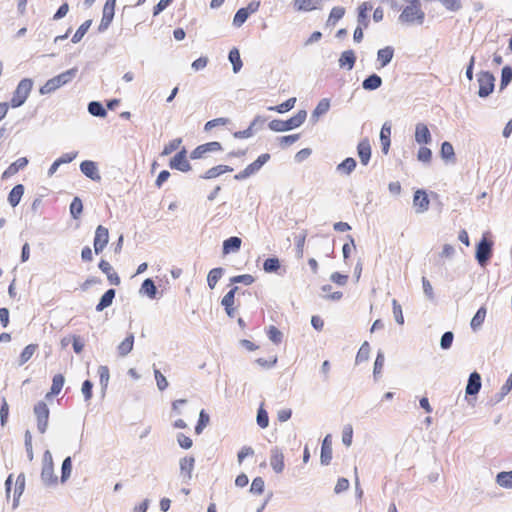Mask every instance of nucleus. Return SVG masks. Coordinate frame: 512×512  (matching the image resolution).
Listing matches in <instances>:
<instances>
[{"instance_id": "35", "label": "nucleus", "mask_w": 512, "mask_h": 512, "mask_svg": "<svg viewBox=\"0 0 512 512\" xmlns=\"http://www.w3.org/2000/svg\"><path fill=\"white\" fill-rule=\"evenodd\" d=\"M25 490V474L20 473L17 476L16 483H15V489H14V497H13V508H17L19 505V498L23 494Z\"/></svg>"}, {"instance_id": "55", "label": "nucleus", "mask_w": 512, "mask_h": 512, "mask_svg": "<svg viewBox=\"0 0 512 512\" xmlns=\"http://www.w3.org/2000/svg\"><path fill=\"white\" fill-rule=\"evenodd\" d=\"M72 472V458L70 456H67L61 465V477L60 480L62 483H65L69 477L71 476Z\"/></svg>"}, {"instance_id": "28", "label": "nucleus", "mask_w": 512, "mask_h": 512, "mask_svg": "<svg viewBox=\"0 0 512 512\" xmlns=\"http://www.w3.org/2000/svg\"><path fill=\"white\" fill-rule=\"evenodd\" d=\"M358 156L363 165H367L371 158V145L368 139L359 142L357 146Z\"/></svg>"}, {"instance_id": "56", "label": "nucleus", "mask_w": 512, "mask_h": 512, "mask_svg": "<svg viewBox=\"0 0 512 512\" xmlns=\"http://www.w3.org/2000/svg\"><path fill=\"white\" fill-rule=\"evenodd\" d=\"M70 214L73 219H78L83 212V203L79 197H74L70 203Z\"/></svg>"}, {"instance_id": "4", "label": "nucleus", "mask_w": 512, "mask_h": 512, "mask_svg": "<svg viewBox=\"0 0 512 512\" xmlns=\"http://www.w3.org/2000/svg\"><path fill=\"white\" fill-rule=\"evenodd\" d=\"M33 87V80L30 78H23L17 85L13 92L12 98L8 103L12 108L21 107L27 100Z\"/></svg>"}, {"instance_id": "51", "label": "nucleus", "mask_w": 512, "mask_h": 512, "mask_svg": "<svg viewBox=\"0 0 512 512\" xmlns=\"http://www.w3.org/2000/svg\"><path fill=\"white\" fill-rule=\"evenodd\" d=\"M345 15V8L341 6H335L331 9L327 24L334 26L340 19Z\"/></svg>"}, {"instance_id": "44", "label": "nucleus", "mask_w": 512, "mask_h": 512, "mask_svg": "<svg viewBox=\"0 0 512 512\" xmlns=\"http://www.w3.org/2000/svg\"><path fill=\"white\" fill-rule=\"evenodd\" d=\"M317 4L318 1L314 3L313 0H294L293 7L299 12H310L318 8Z\"/></svg>"}, {"instance_id": "41", "label": "nucleus", "mask_w": 512, "mask_h": 512, "mask_svg": "<svg viewBox=\"0 0 512 512\" xmlns=\"http://www.w3.org/2000/svg\"><path fill=\"white\" fill-rule=\"evenodd\" d=\"M87 109L94 117L104 118L107 115V110L100 101L89 102Z\"/></svg>"}, {"instance_id": "61", "label": "nucleus", "mask_w": 512, "mask_h": 512, "mask_svg": "<svg viewBox=\"0 0 512 512\" xmlns=\"http://www.w3.org/2000/svg\"><path fill=\"white\" fill-rule=\"evenodd\" d=\"M370 355V345L367 341H365L361 347L359 348L356 355V363L359 364L361 362L367 361Z\"/></svg>"}, {"instance_id": "14", "label": "nucleus", "mask_w": 512, "mask_h": 512, "mask_svg": "<svg viewBox=\"0 0 512 512\" xmlns=\"http://www.w3.org/2000/svg\"><path fill=\"white\" fill-rule=\"evenodd\" d=\"M413 204L416 207V213H424L429 209L430 200L425 190L415 191Z\"/></svg>"}, {"instance_id": "2", "label": "nucleus", "mask_w": 512, "mask_h": 512, "mask_svg": "<svg viewBox=\"0 0 512 512\" xmlns=\"http://www.w3.org/2000/svg\"><path fill=\"white\" fill-rule=\"evenodd\" d=\"M410 4L407 5L399 15V21L408 25L418 24L422 25L425 19V13L421 9L420 0H407Z\"/></svg>"}, {"instance_id": "11", "label": "nucleus", "mask_w": 512, "mask_h": 512, "mask_svg": "<svg viewBox=\"0 0 512 512\" xmlns=\"http://www.w3.org/2000/svg\"><path fill=\"white\" fill-rule=\"evenodd\" d=\"M109 242V231L103 225H98L95 230V236L93 241L94 251L96 254H100Z\"/></svg>"}, {"instance_id": "29", "label": "nucleus", "mask_w": 512, "mask_h": 512, "mask_svg": "<svg viewBox=\"0 0 512 512\" xmlns=\"http://www.w3.org/2000/svg\"><path fill=\"white\" fill-rule=\"evenodd\" d=\"M391 125L388 122H385L380 131V141H381V149L384 154L389 152V148L391 145Z\"/></svg>"}, {"instance_id": "45", "label": "nucleus", "mask_w": 512, "mask_h": 512, "mask_svg": "<svg viewBox=\"0 0 512 512\" xmlns=\"http://www.w3.org/2000/svg\"><path fill=\"white\" fill-rule=\"evenodd\" d=\"M91 25H92V19H88V20L84 21L78 27V29L76 30V32L72 36L71 42L74 43V44L79 43L82 40V38L85 36V34L88 32V30L91 27Z\"/></svg>"}, {"instance_id": "21", "label": "nucleus", "mask_w": 512, "mask_h": 512, "mask_svg": "<svg viewBox=\"0 0 512 512\" xmlns=\"http://www.w3.org/2000/svg\"><path fill=\"white\" fill-rule=\"evenodd\" d=\"M242 244V239L237 236H231L223 241L222 244V253L223 255H228L231 253H236L240 250Z\"/></svg>"}, {"instance_id": "59", "label": "nucleus", "mask_w": 512, "mask_h": 512, "mask_svg": "<svg viewBox=\"0 0 512 512\" xmlns=\"http://www.w3.org/2000/svg\"><path fill=\"white\" fill-rule=\"evenodd\" d=\"M249 16L250 15L247 14V11L243 7L238 9L233 17V26L236 28L241 27L247 21Z\"/></svg>"}, {"instance_id": "34", "label": "nucleus", "mask_w": 512, "mask_h": 512, "mask_svg": "<svg viewBox=\"0 0 512 512\" xmlns=\"http://www.w3.org/2000/svg\"><path fill=\"white\" fill-rule=\"evenodd\" d=\"M357 162L353 157L345 158L336 166V171L342 175H350L356 168Z\"/></svg>"}, {"instance_id": "39", "label": "nucleus", "mask_w": 512, "mask_h": 512, "mask_svg": "<svg viewBox=\"0 0 512 512\" xmlns=\"http://www.w3.org/2000/svg\"><path fill=\"white\" fill-rule=\"evenodd\" d=\"M225 269L222 267H216L209 271L207 275V284L210 289H214L218 281L224 275Z\"/></svg>"}, {"instance_id": "23", "label": "nucleus", "mask_w": 512, "mask_h": 512, "mask_svg": "<svg viewBox=\"0 0 512 512\" xmlns=\"http://www.w3.org/2000/svg\"><path fill=\"white\" fill-rule=\"evenodd\" d=\"M356 60H357V57L353 50L349 49V50L343 51L338 60L339 67L345 68L347 70H352L355 66Z\"/></svg>"}, {"instance_id": "52", "label": "nucleus", "mask_w": 512, "mask_h": 512, "mask_svg": "<svg viewBox=\"0 0 512 512\" xmlns=\"http://www.w3.org/2000/svg\"><path fill=\"white\" fill-rule=\"evenodd\" d=\"M384 362H385L384 352L382 350H379L377 352V356H376V359L374 362V367H373V377L375 380H378V378L380 377V375L382 373L383 366H384Z\"/></svg>"}, {"instance_id": "54", "label": "nucleus", "mask_w": 512, "mask_h": 512, "mask_svg": "<svg viewBox=\"0 0 512 512\" xmlns=\"http://www.w3.org/2000/svg\"><path fill=\"white\" fill-rule=\"evenodd\" d=\"M209 422H210L209 414L204 409H202L199 413V418H198L197 424L195 426V433L198 435L201 434L203 432V430L207 427Z\"/></svg>"}, {"instance_id": "53", "label": "nucleus", "mask_w": 512, "mask_h": 512, "mask_svg": "<svg viewBox=\"0 0 512 512\" xmlns=\"http://www.w3.org/2000/svg\"><path fill=\"white\" fill-rule=\"evenodd\" d=\"M512 389V373L507 378L505 384L501 387L500 391L494 395V403H498L503 400V398L511 391Z\"/></svg>"}, {"instance_id": "7", "label": "nucleus", "mask_w": 512, "mask_h": 512, "mask_svg": "<svg viewBox=\"0 0 512 512\" xmlns=\"http://www.w3.org/2000/svg\"><path fill=\"white\" fill-rule=\"evenodd\" d=\"M493 254V242L485 237H482L481 240L476 245L475 251V259L478 264L482 267H485L490 261Z\"/></svg>"}, {"instance_id": "8", "label": "nucleus", "mask_w": 512, "mask_h": 512, "mask_svg": "<svg viewBox=\"0 0 512 512\" xmlns=\"http://www.w3.org/2000/svg\"><path fill=\"white\" fill-rule=\"evenodd\" d=\"M33 412L37 420V429L41 434L47 431L50 410L44 401H39L34 405Z\"/></svg>"}, {"instance_id": "15", "label": "nucleus", "mask_w": 512, "mask_h": 512, "mask_svg": "<svg viewBox=\"0 0 512 512\" xmlns=\"http://www.w3.org/2000/svg\"><path fill=\"white\" fill-rule=\"evenodd\" d=\"M481 386H482L481 375L477 371L470 373L468 381H467V385L465 388L466 395L467 396L477 395L481 389Z\"/></svg>"}, {"instance_id": "50", "label": "nucleus", "mask_w": 512, "mask_h": 512, "mask_svg": "<svg viewBox=\"0 0 512 512\" xmlns=\"http://www.w3.org/2000/svg\"><path fill=\"white\" fill-rule=\"evenodd\" d=\"M280 267V260L275 256L267 258L263 263V270L266 273H277Z\"/></svg>"}, {"instance_id": "58", "label": "nucleus", "mask_w": 512, "mask_h": 512, "mask_svg": "<svg viewBox=\"0 0 512 512\" xmlns=\"http://www.w3.org/2000/svg\"><path fill=\"white\" fill-rule=\"evenodd\" d=\"M37 349V345L36 344H29L27 345L21 352L20 356H19V365H23L25 364L27 361H29L31 359V357L33 356V354L35 353Z\"/></svg>"}, {"instance_id": "13", "label": "nucleus", "mask_w": 512, "mask_h": 512, "mask_svg": "<svg viewBox=\"0 0 512 512\" xmlns=\"http://www.w3.org/2000/svg\"><path fill=\"white\" fill-rule=\"evenodd\" d=\"M415 141L420 145H429L432 142V135L425 123H417L415 126Z\"/></svg>"}, {"instance_id": "31", "label": "nucleus", "mask_w": 512, "mask_h": 512, "mask_svg": "<svg viewBox=\"0 0 512 512\" xmlns=\"http://www.w3.org/2000/svg\"><path fill=\"white\" fill-rule=\"evenodd\" d=\"M382 83V78L378 74L372 73L362 81V88L366 91H374L380 88Z\"/></svg>"}, {"instance_id": "37", "label": "nucleus", "mask_w": 512, "mask_h": 512, "mask_svg": "<svg viewBox=\"0 0 512 512\" xmlns=\"http://www.w3.org/2000/svg\"><path fill=\"white\" fill-rule=\"evenodd\" d=\"M440 156L447 163H449V162L450 163H455L456 162L455 151H454V148H453V146H452V144L450 142L444 141L441 144Z\"/></svg>"}, {"instance_id": "12", "label": "nucleus", "mask_w": 512, "mask_h": 512, "mask_svg": "<svg viewBox=\"0 0 512 512\" xmlns=\"http://www.w3.org/2000/svg\"><path fill=\"white\" fill-rule=\"evenodd\" d=\"M80 171L92 181L99 182L101 180L97 163L92 160L82 161L80 163Z\"/></svg>"}, {"instance_id": "10", "label": "nucleus", "mask_w": 512, "mask_h": 512, "mask_svg": "<svg viewBox=\"0 0 512 512\" xmlns=\"http://www.w3.org/2000/svg\"><path fill=\"white\" fill-rule=\"evenodd\" d=\"M222 144L218 141H211L201 145H198L191 153L190 158L192 160L201 159L206 156L207 153L221 151Z\"/></svg>"}, {"instance_id": "20", "label": "nucleus", "mask_w": 512, "mask_h": 512, "mask_svg": "<svg viewBox=\"0 0 512 512\" xmlns=\"http://www.w3.org/2000/svg\"><path fill=\"white\" fill-rule=\"evenodd\" d=\"M29 163V160L27 157H20L13 163H11L7 169L2 174V179H7L16 173H18L20 170L24 169Z\"/></svg>"}, {"instance_id": "1", "label": "nucleus", "mask_w": 512, "mask_h": 512, "mask_svg": "<svg viewBox=\"0 0 512 512\" xmlns=\"http://www.w3.org/2000/svg\"><path fill=\"white\" fill-rule=\"evenodd\" d=\"M307 118L306 110H299L287 120L274 119L268 123L270 130L274 132H286L300 127Z\"/></svg>"}, {"instance_id": "16", "label": "nucleus", "mask_w": 512, "mask_h": 512, "mask_svg": "<svg viewBox=\"0 0 512 512\" xmlns=\"http://www.w3.org/2000/svg\"><path fill=\"white\" fill-rule=\"evenodd\" d=\"M332 460V438L327 434L321 444L320 462L322 465H329Z\"/></svg>"}, {"instance_id": "49", "label": "nucleus", "mask_w": 512, "mask_h": 512, "mask_svg": "<svg viewBox=\"0 0 512 512\" xmlns=\"http://www.w3.org/2000/svg\"><path fill=\"white\" fill-rule=\"evenodd\" d=\"M512 82V67L506 65L501 70V79L499 89L503 91Z\"/></svg>"}, {"instance_id": "42", "label": "nucleus", "mask_w": 512, "mask_h": 512, "mask_svg": "<svg viewBox=\"0 0 512 512\" xmlns=\"http://www.w3.org/2000/svg\"><path fill=\"white\" fill-rule=\"evenodd\" d=\"M487 310L481 306L471 319L470 326L473 331H477L483 324L486 317Z\"/></svg>"}, {"instance_id": "18", "label": "nucleus", "mask_w": 512, "mask_h": 512, "mask_svg": "<svg viewBox=\"0 0 512 512\" xmlns=\"http://www.w3.org/2000/svg\"><path fill=\"white\" fill-rule=\"evenodd\" d=\"M98 268L103 273L106 274L107 279L111 285H115V286L120 285L121 279H120L119 275L115 271H113V268L109 262H107L104 259L100 260V262L98 264Z\"/></svg>"}, {"instance_id": "38", "label": "nucleus", "mask_w": 512, "mask_h": 512, "mask_svg": "<svg viewBox=\"0 0 512 512\" xmlns=\"http://www.w3.org/2000/svg\"><path fill=\"white\" fill-rule=\"evenodd\" d=\"M234 303L235 297L232 293L228 291L222 298L221 305L224 307V310L229 318L235 317Z\"/></svg>"}, {"instance_id": "63", "label": "nucleus", "mask_w": 512, "mask_h": 512, "mask_svg": "<svg viewBox=\"0 0 512 512\" xmlns=\"http://www.w3.org/2000/svg\"><path fill=\"white\" fill-rule=\"evenodd\" d=\"M300 139V134H291L286 136L278 137L279 146L283 149L289 147L294 144L296 141Z\"/></svg>"}, {"instance_id": "40", "label": "nucleus", "mask_w": 512, "mask_h": 512, "mask_svg": "<svg viewBox=\"0 0 512 512\" xmlns=\"http://www.w3.org/2000/svg\"><path fill=\"white\" fill-rule=\"evenodd\" d=\"M228 60L232 64L233 72L238 73L243 66V62L241 60L240 52L236 47L229 51Z\"/></svg>"}, {"instance_id": "33", "label": "nucleus", "mask_w": 512, "mask_h": 512, "mask_svg": "<svg viewBox=\"0 0 512 512\" xmlns=\"http://www.w3.org/2000/svg\"><path fill=\"white\" fill-rule=\"evenodd\" d=\"M394 56V48L392 46H386L381 48L377 52V61L380 64V67H386L393 59Z\"/></svg>"}, {"instance_id": "26", "label": "nucleus", "mask_w": 512, "mask_h": 512, "mask_svg": "<svg viewBox=\"0 0 512 512\" xmlns=\"http://www.w3.org/2000/svg\"><path fill=\"white\" fill-rule=\"evenodd\" d=\"M116 296V290L114 288H110L105 291V293L100 297L99 302L97 303L95 310L97 312H102L106 308L110 307L113 303V300Z\"/></svg>"}, {"instance_id": "36", "label": "nucleus", "mask_w": 512, "mask_h": 512, "mask_svg": "<svg viewBox=\"0 0 512 512\" xmlns=\"http://www.w3.org/2000/svg\"><path fill=\"white\" fill-rule=\"evenodd\" d=\"M329 109H330V99H328V98L321 99L312 112L311 120L314 122L318 121L319 117L326 114L329 111Z\"/></svg>"}, {"instance_id": "62", "label": "nucleus", "mask_w": 512, "mask_h": 512, "mask_svg": "<svg viewBox=\"0 0 512 512\" xmlns=\"http://www.w3.org/2000/svg\"><path fill=\"white\" fill-rule=\"evenodd\" d=\"M431 159H432L431 149L424 145L421 146L417 152V160L424 164H429L431 162Z\"/></svg>"}, {"instance_id": "9", "label": "nucleus", "mask_w": 512, "mask_h": 512, "mask_svg": "<svg viewBox=\"0 0 512 512\" xmlns=\"http://www.w3.org/2000/svg\"><path fill=\"white\" fill-rule=\"evenodd\" d=\"M169 167L173 170L186 173L192 169L191 164L187 160V150L183 147L170 160Z\"/></svg>"}, {"instance_id": "22", "label": "nucleus", "mask_w": 512, "mask_h": 512, "mask_svg": "<svg viewBox=\"0 0 512 512\" xmlns=\"http://www.w3.org/2000/svg\"><path fill=\"white\" fill-rule=\"evenodd\" d=\"M41 481L45 486H55L58 483V477L54 473V466L46 465L41 469Z\"/></svg>"}, {"instance_id": "43", "label": "nucleus", "mask_w": 512, "mask_h": 512, "mask_svg": "<svg viewBox=\"0 0 512 512\" xmlns=\"http://www.w3.org/2000/svg\"><path fill=\"white\" fill-rule=\"evenodd\" d=\"M496 483L505 489H512V470L501 471L496 475Z\"/></svg>"}, {"instance_id": "46", "label": "nucleus", "mask_w": 512, "mask_h": 512, "mask_svg": "<svg viewBox=\"0 0 512 512\" xmlns=\"http://www.w3.org/2000/svg\"><path fill=\"white\" fill-rule=\"evenodd\" d=\"M99 381L101 385L102 396H105L106 389L108 387L110 373L109 368L107 366L101 365L98 368Z\"/></svg>"}, {"instance_id": "64", "label": "nucleus", "mask_w": 512, "mask_h": 512, "mask_svg": "<svg viewBox=\"0 0 512 512\" xmlns=\"http://www.w3.org/2000/svg\"><path fill=\"white\" fill-rule=\"evenodd\" d=\"M182 143V138H175L166 144L161 152L162 156H168L174 151H176Z\"/></svg>"}, {"instance_id": "5", "label": "nucleus", "mask_w": 512, "mask_h": 512, "mask_svg": "<svg viewBox=\"0 0 512 512\" xmlns=\"http://www.w3.org/2000/svg\"><path fill=\"white\" fill-rule=\"evenodd\" d=\"M271 155L269 153H263L257 157L255 161L247 165L242 171L234 175L236 181H243L255 174H257L261 168L270 160Z\"/></svg>"}, {"instance_id": "57", "label": "nucleus", "mask_w": 512, "mask_h": 512, "mask_svg": "<svg viewBox=\"0 0 512 512\" xmlns=\"http://www.w3.org/2000/svg\"><path fill=\"white\" fill-rule=\"evenodd\" d=\"M266 334L274 344L278 345L282 342L283 333L277 327L270 325L266 330Z\"/></svg>"}, {"instance_id": "47", "label": "nucleus", "mask_w": 512, "mask_h": 512, "mask_svg": "<svg viewBox=\"0 0 512 512\" xmlns=\"http://www.w3.org/2000/svg\"><path fill=\"white\" fill-rule=\"evenodd\" d=\"M64 382H65V378L62 374L54 375L53 379H52V385L50 388V392L47 394V397L49 395L57 396L61 392Z\"/></svg>"}, {"instance_id": "60", "label": "nucleus", "mask_w": 512, "mask_h": 512, "mask_svg": "<svg viewBox=\"0 0 512 512\" xmlns=\"http://www.w3.org/2000/svg\"><path fill=\"white\" fill-rule=\"evenodd\" d=\"M256 422L260 428H266L269 425L268 412L263 408V404L260 405L257 411Z\"/></svg>"}, {"instance_id": "30", "label": "nucleus", "mask_w": 512, "mask_h": 512, "mask_svg": "<svg viewBox=\"0 0 512 512\" xmlns=\"http://www.w3.org/2000/svg\"><path fill=\"white\" fill-rule=\"evenodd\" d=\"M134 334L128 333L125 339L117 346V353L120 357H126L134 346Z\"/></svg>"}, {"instance_id": "3", "label": "nucleus", "mask_w": 512, "mask_h": 512, "mask_svg": "<svg viewBox=\"0 0 512 512\" xmlns=\"http://www.w3.org/2000/svg\"><path fill=\"white\" fill-rule=\"evenodd\" d=\"M78 68L73 67L71 69L66 70L63 73H60L57 76L52 77L46 83L41 86L39 92L41 95L50 94L56 91L58 88L68 84L71 82L77 75Z\"/></svg>"}, {"instance_id": "6", "label": "nucleus", "mask_w": 512, "mask_h": 512, "mask_svg": "<svg viewBox=\"0 0 512 512\" xmlns=\"http://www.w3.org/2000/svg\"><path fill=\"white\" fill-rule=\"evenodd\" d=\"M479 89L477 95L480 98H487L495 88V77L490 71H480L476 75Z\"/></svg>"}, {"instance_id": "24", "label": "nucleus", "mask_w": 512, "mask_h": 512, "mask_svg": "<svg viewBox=\"0 0 512 512\" xmlns=\"http://www.w3.org/2000/svg\"><path fill=\"white\" fill-rule=\"evenodd\" d=\"M180 472L186 481L191 480L192 471L194 469L195 458L193 456H185L180 459Z\"/></svg>"}, {"instance_id": "25", "label": "nucleus", "mask_w": 512, "mask_h": 512, "mask_svg": "<svg viewBox=\"0 0 512 512\" xmlns=\"http://www.w3.org/2000/svg\"><path fill=\"white\" fill-rule=\"evenodd\" d=\"M233 168L229 165L220 164L208 169L205 173L200 175L201 179L209 180L219 177L220 175L232 172Z\"/></svg>"}, {"instance_id": "27", "label": "nucleus", "mask_w": 512, "mask_h": 512, "mask_svg": "<svg viewBox=\"0 0 512 512\" xmlns=\"http://www.w3.org/2000/svg\"><path fill=\"white\" fill-rule=\"evenodd\" d=\"M373 6L370 2H363L358 7L357 13V22L359 26L367 28L369 26L370 20L368 17V12L372 10Z\"/></svg>"}, {"instance_id": "19", "label": "nucleus", "mask_w": 512, "mask_h": 512, "mask_svg": "<svg viewBox=\"0 0 512 512\" xmlns=\"http://www.w3.org/2000/svg\"><path fill=\"white\" fill-rule=\"evenodd\" d=\"M139 293L141 295L147 296L149 299H157L159 295V291L155 282L151 278H146L139 289Z\"/></svg>"}, {"instance_id": "32", "label": "nucleus", "mask_w": 512, "mask_h": 512, "mask_svg": "<svg viewBox=\"0 0 512 512\" xmlns=\"http://www.w3.org/2000/svg\"><path fill=\"white\" fill-rule=\"evenodd\" d=\"M24 191H25L24 185L17 184L9 192L7 200H8V203L13 208L16 207L20 203V201L24 195Z\"/></svg>"}, {"instance_id": "17", "label": "nucleus", "mask_w": 512, "mask_h": 512, "mask_svg": "<svg viewBox=\"0 0 512 512\" xmlns=\"http://www.w3.org/2000/svg\"><path fill=\"white\" fill-rule=\"evenodd\" d=\"M270 465L275 473H281L284 470V455L277 446L271 449Z\"/></svg>"}, {"instance_id": "48", "label": "nucleus", "mask_w": 512, "mask_h": 512, "mask_svg": "<svg viewBox=\"0 0 512 512\" xmlns=\"http://www.w3.org/2000/svg\"><path fill=\"white\" fill-rule=\"evenodd\" d=\"M295 103H296V98L292 97V98L287 99L286 101H284L283 103H281L279 105L268 107V110L275 111L277 113L282 114V113L288 112L291 109H293L295 106Z\"/></svg>"}]
</instances>
